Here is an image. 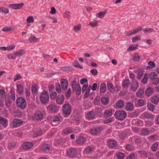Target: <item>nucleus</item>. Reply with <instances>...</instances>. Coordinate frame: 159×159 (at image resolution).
Segmentation results:
<instances>
[{
	"instance_id": "nucleus-52",
	"label": "nucleus",
	"mask_w": 159,
	"mask_h": 159,
	"mask_svg": "<svg viewBox=\"0 0 159 159\" xmlns=\"http://www.w3.org/2000/svg\"><path fill=\"white\" fill-rule=\"evenodd\" d=\"M91 89V86L90 85L89 86V87H88V89L86 90V92L85 93L84 95V97L85 98H87L89 95V92L90 90Z\"/></svg>"
},
{
	"instance_id": "nucleus-7",
	"label": "nucleus",
	"mask_w": 159,
	"mask_h": 159,
	"mask_svg": "<svg viewBox=\"0 0 159 159\" xmlns=\"http://www.w3.org/2000/svg\"><path fill=\"white\" fill-rule=\"evenodd\" d=\"M102 128L99 126H96L91 128L90 132L91 134L96 135L99 134L102 131Z\"/></svg>"
},
{
	"instance_id": "nucleus-16",
	"label": "nucleus",
	"mask_w": 159,
	"mask_h": 159,
	"mask_svg": "<svg viewBox=\"0 0 159 159\" xmlns=\"http://www.w3.org/2000/svg\"><path fill=\"white\" fill-rule=\"evenodd\" d=\"M16 87L17 93L20 95L22 94L24 91V87L21 84H18Z\"/></svg>"
},
{
	"instance_id": "nucleus-48",
	"label": "nucleus",
	"mask_w": 159,
	"mask_h": 159,
	"mask_svg": "<svg viewBox=\"0 0 159 159\" xmlns=\"http://www.w3.org/2000/svg\"><path fill=\"white\" fill-rule=\"evenodd\" d=\"M137 104L139 106L141 107L144 105L145 104V103L143 99H139L138 101Z\"/></svg>"
},
{
	"instance_id": "nucleus-9",
	"label": "nucleus",
	"mask_w": 159,
	"mask_h": 159,
	"mask_svg": "<svg viewBox=\"0 0 159 159\" xmlns=\"http://www.w3.org/2000/svg\"><path fill=\"white\" fill-rule=\"evenodd\" d=\"M67 155L71 158H74L77 154V152L76 149L71 148L67 151Z\"/></svg>"
},
{
	"instance_id": "nucleus-18",
	"label": "nucleus",
	"mask_w": 159,
	"mask_h": 159,
	"mask_svg": "<svg viewBox=\"0 0 159 159\" xmlns=\"http://www.w3.org/2000/svg\"><path fill=\"white\" fill-rule=\"evenodd\" d=\"M153 92L154 90L152 87H148L145 91V94L147 96H149L153 93Z\"/></svg>"
},
{
	"instance_id": "nucleus-10",
	"label": "nucleus",
	"mask_w": 159,
	"mask_h": 159,
	"mask_svg": "<svg viewBox=\"0 0 159 159\" xmlns=\"http://www.w3.org/2000/svg\"><path fill=\"white\" fill-rule=\"evenodd\" d=\"M64 97L63 94H60L58 95L56 99V103L59 105L62 104L64 101Z\"/></svg>"
},
{
	"instance_id": "nucleus-13",
	"label": "nucleus",
	"mask_w": 159,
	"mask_h": 159,
	"mask_svg": "<svg viewBox=\"0 0 159 159\" xmlns=\"http://www.w3.org/2000/svg\"><path fill=\"white\" fill-rule=\"evenodd\" d=\"M61 84L63 90H65L67 89L68 86V82L66 79H61Z\"/></svg>"
},
{
	"instance_id": "nucleus-47",
	"label": "nucleus",
	"mask_w": 159,
	"mask_h": 159,
	"mask_svg": "<svg viewBox=\"0 0 159 159\" xmlns=\"http://www.w3.org/2000/svg\"><path fill=\"white\" fill-rule=\"evenodd\" d=\"M140 56L137 53H135L134 55L133 61H138L140 59Z\"/></svg>"
},
{
	"instance_id": "nucleus-61",
	"label": "nucleus",
	"mask_w": 159,
	"mask_h": 159,
	"mask_svg": "<svg viewBox=\"0 0 159 159\" xmlns=\"http://www.w3.org/2000/svg\"><path fill=\"white\" fill-rule=\"evenodd\" d=\"M22 78V77L21 75L19 74H17L14 77V81L15 82L16 80L21 79Z\"/></svg>"
},
{
	"instance_id": "nucleus-39",
	"label": "nucleus",
	"mask_w": 159,
	"mask_h": 159,
	"mask_svg": "<svg viewBox=\"0 0 159 159\" xmlns=\"http://www.w3.org/2000/svg\"><path fill=\"white\" fill-rule=\"evenodd\" d=\"M95 115V113L93 111H91L88 112L87 114V116L89 119H93Z\"/></svg>"
},
{
	"instance_id": "nucleus-58",
	"label": "nucleus",
	"mask_w": 159,
	"mask_h": 159,
	"mask_svg": "<svg viewBox=\"0 0 159 159\" xmlns=\"http://www.w3.org/2000/svg\"><path fill=\"white\" fill-rule=\"evenodd\" d=\"M148 109L151 111H153L154 109L155 106L151 103H148L147 105Z\"/></svg>"
},
{
	"instance_id": "nucleus-38",
	"label": "nucleus",
	"mask_w": 159,
	"mask_h": 159,
	"mask_svg": "<svg viewBox=\"0 0 159 159\" xmlns=\"http://www.w3.org/2000/svg\"><path fill=\"white\" fill-rule=\"evenodd\" d=\"M101 102L102 104L106 105L109 102L108 98L107 97H102L101 98Z\"/></svg>"
},
{
	"instance_id": "nucleus-56",
	"label": "nucleus",
	"mask_w": 159,
	"mask_h": 159,
	"mask_svg": "<svg viewBox=\"0 0 159 159\" xmlns=\"http://www.w3.org/2000/svg\"><path fill=\"white\" fill-rule=\"evenodd\" d=\"M127 135V133L124 132H122L121 133H120L119 135V138L121 139L122 140H123L124 139L125 137Z\"/></svg>"
},
{
	"instance_id": "nucleus-23",
	"label": "nucleus",
	"mask_w": 159,
	"mask_h": 159,
	"mask_svg": "<svg viewBox=\"0 0 159 159\" xmlns=\"http://www.w3.org/2000/svg\"><path fill=\"white\" fill-rule=\"evenodd\" d=\"M130 84V82L129 80L126 79L123 82L122 85L124 89H127L128 88Z\"/></svg>"
},
{
	"instance_id": "nucleus-51",
	"label": "nucleus",
	"mask_w": 159,
	"mask_h": 159,
	"mask_svg": "<svg viewBox=\"0 0 159 159\" xmlns=\"http://www.w3.org/2000/svg\"><path fill=\"white\" fill-rule=\"evenodd\" d=\"M145 33H151L152 32H155V31L152 28H147L143 30Z\"/></svg>"
},
{
	"instance_id": "nucleus-40",
	"label": "nucleus",
	"mask_w": 159,
	"mask_h": 159,
	"mask_svg": "<svg viewBox=\"0 0 159 159\" xmlns=\"http://www.w3.org/2000/svg\"><path fill=\"white\" fill-rule=\"evenodd\" d=\"M138 46V45L137 44H136L135 46H134L133 45H130L129 48L127 49L128 51H133L135 50L137 48V47Z\"/></svg>"
},
{
	"instance_id": "nucleus-62",
	"label": "nucleus",
	"mask_w": 159,
	"mask_h": 159,
	"mask_svg": "<svg viewBox=\"0 0 159 159\" xmlns=\"http://www.w3.org/2000/svg\"><path fill=\"white\" fill-rule=\"evenodd\" d=\"M93 148L91 147H87L85 150V152L87 153H89L93 151Z\"/></svg>"
},
{
	"instance_id": "nucleus-57",
	"label": "nucleus",
	"mask_w": 159,
	"mask_h": 159,
	"mask_svg": "<svg viewBox=\"0 0 159 159\" xmlns=\"http://www.w3.org/2000/svg\"><path fill=\"white\" fill-rule=\"evenodd\" d=\"M26 21L27 23H33L34 22V18L32 16H30L28 17Z\"/></svg>"
},
{
	"instance_id": "nucleus-12",
	"label": "nucleus",
	"mask_w": 159,
	"mask_h": 159,
	"mask_svg": "<svg viewBox=\"0 0 159 159\" xmlns=\"http://www.w3.org/2000/svg\"><path fill=\"white\" fill-rule=\"evenodd\" d=\"M22 123L23 121L22 120L18 119H14L12 122L13 126L15 127L20 126Z\"/></svg>"
},
{
	"instance_id": "nucleus-31",
	"label": "nucleus",
	"mask_w": 159,
	"mask_h": 159,
	"mask_svg": "<svg viewBox=\"0 0 159 159\" xmlns=\"http://www.w3.org/2000/svg\"><path fill=\"white\" fill-rule=\"evenodd\" d=\"M50 147L49 144H44L41 147V149L43 151L50 150Z\"/></svg>"
},
{
	"instance_id": "nucleus-37",
	"label": "nucleus",
	"mask_w": 159,
	"mask_h": 159,
	"mask_svg": "<svg viewBox=\"0 0 159 159\" xmlns=\"http://www.w3.org/2000/svg\"><path fill=\"white\" fill-rule=\"evenodd\" d=\"M116 106L119 108H122L124 106V102L121 100H118L116 102Z\"/></svg>"
},
{
	"instance_id": "nucleus-30",
	"label": "nucleus",
	"mask_w": 159,
	"mask_h": 159,
	"mask_svg": "<svg viewBox=\"0 0 159 159\" xmlns=\"http://www.w3.org/2000/svg\"><path fill=\"white\" fill-rule=\"evenodd\" d=\"M124 157V154L121 152H119L116 154L114 156L115 159H123Z\"/></svg>"
},
{
	"instance_id": "nucleus-1",
	"label": "nucleus",
	"mask_w": 159,
	"mask_h": 159,
	"mask_svg": "<svg viewBox=\"0 0 159 159\" xmlns=\"http://www.w3.org/2000/svg\"><path fill=\"white\" fill-rule=\"evenodd\" d=\"M49 98V96L48 91L44 90L41 93L39 99L42 103L44 104H47Z\"/></svg>"
},
{
	"instance_id": "nucleus-36",
	"label": "nucleus",
	"mask_w": 159,
	"mask_h": 159,
	"mask_svg": "<svg viewBox=\"0 0 159 159\" xmlns=\"http://www.w3.org/2000/svg\"><path fill=\"white\" fill-rule=\"evenodd\" d=\"M143 69H140L138 70V74L137 76V78L138 80L140 79L142 77L143 73Z\"/></svg>"
},
{
	"instance_id": "nucleus-28",
	"label": "nucleus",
	"mask_w": 159,
	"mask_h": 159,
	"mask_svg": "<svg viewBox=\"0 0 159 159\" xmlns=\"http://www.w3.org/2000/svg\"><path fill=\"white\" fill-rule=\"evenodd\" d=\"M25 53V51L23 49H20L14 53V55L16 56L20 57L23 55Z\"/></svg>"
},
{
	"instance_id": "nucleus-45",
	"label": "nucleus",
	"mask_w": 159,
	"mask_h": 159,
	"mask_svg": "<svg viewBox=\"0 0 159 159\" xmlns=\"http://www.w3.org/2000/svg\"><path fill=\"white\" fill-rule=\"evenodd\" d=\"M5 103L8 107H10L11 105V99L9 97H7L5 99Z\"/></svg>"
},
{
	"instance_id": "nucleus-4",
	"label": "nucleus",
	"mask_w": 159,
	"mask_h": 159,
	"mask_svg": "<svg viewBox=\"0 0 159 159\" xmlns=\"http://www.w3.org/2000/svg\"><path fill=\"white\" fill-rule=\"evenodd\" d=\"M73 91H75L76 95H79L81 93V89L79 84H78L76 81H73L71 83Z\"/></svg>"
},
{
	"instance_id": "nucleus-54",
	"label": "nucleus",
	"mask_w": 159,
	"mask_h": 159,
	"mask_svg": "<svg viewBox=\"0 0 159 159\" xmlns=\"http://www.w3.org/2000/svg\"><path fill=\"white\" fill-rule=\"evenodd\" d=\"M95 111L97 115H100L102 112L101 109L99 107H96L95 108Z\"/></svg>"
},
{
	"instance_id": "nucleus-5",
	"label": "nucleus",
	"mask_w": 159,
	"mask_h": 159,
	"mask_svg": "<svg viewBox=\"0 0 159 159\" xmlns=\"http://www.w3.org/2000/svg\"><path fill=\"white\" fill-rule=\"evenodd\" d=\"M16 102L17 106L22 109H24L26 105L25 100L21 97L17 99Z\"/></svg>"
},
{
	"instance_id": "nucleus-46",
	"label": "nucleus",
	"mask_w": 159,
	"mask_h": 159,
	"mask_svg": "<svg viewBox=\"0 0 159 159\" xmlns=\"http://www.w3.org/2000/svg\"><path fill=\"white\" fill-rule=\"evenodd\" d=\"M107 87L109 91L113 93V85L111 83H108L107 84Z\"/></svg>"
},
{
	"instance_id": "nucleus-26",
	"label": "nucleus",
	"mask_w": 159,
	"mask_h": 159,
	"mask_svg": "<svg viewBox=\"0 0 159 159\" xmlns=\"http://www.w3.org/2000/svg\"><path fill=\"white\" fill-rule=\"evenodd\" d=\"M159 101V97L157 95L153 96L151 98V102L152 103L157 104Z\"/></svg>"
},
{
	"instance_id": "nucleus-29",
	"label": "nucleus",
	"mask_w": 159,
	"mask_h": 159,
	"mask_svg": "<svg viewBox=\"0 0 159 159\" xmlns=\"http://www.w3.org/2000/svg\"><path fill=\"white\" fill-rule=\"evenodd\" d=\"M107 12V10H105L104 11L99 12L96 14V16L99 18H101L104 17Z\"/></svg>"
},
{
	"instance_id": "nucleus-44",
	"label": "nucleus",
	"mask_w": 159,
	"mask_h": 159,
	"mask_svg": "<svg viewBox=\"0 0 159 159\" xmlns=\"http://www.w3.org/2000/svg\"><path fill=\"white\" fill-rule=\"evenodd\" d=\"M114 120V118L112 117L109 118H106L104 120V122L106 124L110 123Z\"/></svg>"
},
{
	"instance_id": "nucleus-50",
	"label": "nucleus",
	"mask_w": 159,
	"mask_h": 159,
	"mask_svg": "<svg viewBox=\"0 0 159 159\" xmlns=\"http://www.w3.org/2000/svg\"><path fill=\"white\" fill-rule=\"evenodd\" d=\"M138 115V112L137 111H135L134 112L130 113L129 115V116L130 117H135L137 116Z\"/></svg>"
},
{
	"instance_id": "nucleus-15",
	"label": "nucleus",
	"mask_w": 159,
	"mask_h": 159,
	"mask_svg": "<svg viewBox=\"0 0 159 159\" xmlns=\"http://www.w3.org/2000/svg\"><path fill=\"white\" fill-rule=\"evenodd\" d=\"M143 115L145 118L151 119H154V115L153 114L146 111L143 114Z\"/></svg>"
},
{
	"instance_id": "nucleus-21",
	"label": "nucleus",
	"mask_w": 159,
	"mask_h": 159,
	"mask_svg": "<svg viewBox=\"0 0 159 159\" xmlns=\"http://www.w3.org/2000/svg\"><path fill=\"white\" fill-rule=\"evenodd\" d=\"M108 144L109 146L111 148H114L116 147L117 145V144L116 142L112 139L108 141Z\"/></svg>"
},
{
	"instance_id": "nucleus-6",
	"label": "nucleus",
	"mask_w": 159,
	"mask_h": 159,
	"mask_svg": "<svg viewBox=\"0 0 159 159\" xmlns=\"http://www.w3.org/2000/svg\"><path fill=\"white\" fill-rule=\"evenodd\" d=\"M62 111L63 113L65 115H69L71 113V106L69 103H65L62 107Z\"/></svg>"
},
{
	"instance_id": "nucleus-60",
	"label": "nucleus",
	"mask_w": 159,
	"mask_h": 159,
	"mask_svg": "<svg viewBox=\"0 0 159 159\" xmlns=\"http://www.w3.org/2000/svg\"><path fill=\"white\" fill-rule=\"evenodd\" d=\"M75 64L74 65V66L76 67H78L80 69H82L83 67L81 66L79 63V62L75 60L74 61Z\"/></svg>"
},
{
	"instance_id": "nucleus-27",
	"label": "nucleus",
	"mask_w": 159,
	"mask_h": 159,
	"mask_svg": "<svg viewBox=\"0 0 159 159\" xmlns=\"http://www.w3.org/2000/svg\"><path fill=\"white\" fill-rule=\"evenodd\" d=\"M42 134V131L40 129H37L35 131H34L33 136L34 137H36L38 136L41 135Z\"/></svg>"
},
{
	"instance_id": "nucleus-32",
	"label": "nucleus",
	"mask_w": 159,
	"mask_h": 159,
	"mask_svg": "<svg viewBox=\"0 0 159 159\" xmlns=\"http://www.w3.org/2000/svg\"><path fill=\"white\" fill-rule=\"evenodd\" d=\"M112 115V111L111 109L106 110L104 113V116L106 118Z\"/></svg>"
},
{
	"instance_id": "nucleus-63",
	"label": "nucleus",
	"mask_w": 159,
	"mask_h": 159,
	"mask_svg": "<svg viewBox=\"0 0 159 159\" xmlns=\"http://www.w3.org/2000/svg\"><path fill=\"white\" fill-rule=\"evenodd\" d=\"M16 144L15 142H11L8 145V148L9 149H11L12 148H14L16 146Z\"/></svg>"
},
{
	"instance_id": "nucleus-59",
	"label": "nucleus",
	"mask_w": 159,
	"mask_h": 159,
	"mask_svg": "<svg viewBox=\"0 0 159 159\" xmlns=\"http://www.w3.org/2000/svg\"><path fill=\"white\" fill-rule=\"evenodd\" d=\"M158 146V144L155 143H154L152 146V149L153 151H156L157 148V147Z\"/></svg>"
},
{
	"instance_id": "nucleus-8",
	"label": "nucleus",
	"mask_w": 159,
	"mask_h": 159,
	"mask_svg": "<svg viewBox=\"0 0 159 159\" xmlns=\"http://www.w3.org/2000/svg\"><path fill=\"white\" fill-rule=\"evenodd\" d=\"M43 117V114L40 111H37L35 112L32 116V120H40Z\"/></svg>"
},
{
	"instance_id": "nucleus-24",
	"label": "nucleus",
	"mask_w": 159,
	"mask_h": 159,
	"mask_svg": "<svg viewBox=\"0 0 159 159\" xmlns=\"http://www.w3.org/2000/svg\"><path fill=\"white\" fill-rule=\"evenodd\" d=\"M81 25L80 24L75 25L73 28L74 32L76 33H78L81 29Z\"/></svg>"
},
{
	"instance_id": "nucleus-53",
	"label": "nucleus",
	"mask_w": 159,
	"mask_h": 159,
	"mask_svg": "<svg viewBox=\"0 0 159 159\" xmlns=\"http://www.w3.org/2000/svg\"><path fill=\"white\" fill-rule=\"evenodd\" d=\"M98 22L96 20H94L90 22L89 23V25L92 27H95L98 25Z\"/></svg>"
},
{
	"instance_id": "nucleus-35",
	"label": "nucleus",
	"mask_w": 159,
	"mask_h": 159,
	"mask_svg": "<svg viewBox=\"0 0 159 159\" xmlns=\"http://www.w3.org/2000/svg\"><path fill=\"white\" fill-rule=\"evenodd\" d=\"M39 40V39L37 38L34 36L30 37L29 39L30 42L32 43H34L36 42H38Z\"/></svg>"
},
{
	"instance_id": "nucleus-42",
	"label": "nucleus",
	"mask_w": 159,
	"mask_h": 159,
	"mask_svg": "<svg viewBox=\"0 0 159 159\" xmlns=\"http://www.w3.org/2000/svg\"><path fill=\"white\" fill-rule=\"evenodd\" d=\"M150 78L152 80H153L156 78L157 75L156 73L154 72H152L150 74Z\"/></svg>"
},
{
	"instance_id": "nucleus-43",
	"label": "nucleus",
	"mask_w": 159,
	"mask_h": 159,
	"mask_svg": "<svg viewBox=\"0 0 159 159\" xmlns=\"http://www.w3.org/2000/svg\"><path fill=\"white\" fill-rule=\"evenodd\" d=\"M106 89V85L105 84L102 83L101 84L100 91L102 93H104L105 92Z\"/></svg>"
},
{
	"instance_id": "nucleus-33",
	"label": "nucleus",
	"mask_w": 159,
	"mask_h": 159,
	"mask_svg": "<svg viewBox=\"0 0 159 159\" xmlns=\"http://www.w3.org/2000/svg\"><path fill=\"white\" fill-rule=\"evenodd\" d=\"M134 105L131 102H127L126 105V110L129 111H132L133 109Z\"/></svg>"
},
{
	"instance_id": "nucleus-3",
	"label": "nucleus",
	"mask_w": 159,
	"mask_h": 159,
	"mask_svg": "<svg viewBox=\"0 0 159 159\" xmlns=\"http://www.w3.org/2000/svg\"><path fill=\"white\" fill-rule=\"evenodd\" d=\"M48 111L51 113L55 114L58 112L59 107L55 103H51L46 107Z\"/></svg>"
},
{
	"instance_id": "nucleus-14",
	"label": "nucleus",
	"mask_w": 159,
	"mask_h": 159,
	"mask_svg": "<svg viewBox=\"0 0 159 159\" xmlns=\"http://www.w3.org/2000/svg\"><path fill=\"white\" fill-rule=\"evenodd\" d=\"M144 89L143 88H140L136 93V95L138 97L143 98L144 97Z\"/></svg>"
},
{
	"instance_id": "nucleus-17",
	"label": "nucleus",
	"mask_w": 159,
	"mask_h": 159,
	"mask_svg": "<svg viewBox=\"0 0 159 159\" xmlns=\"http://www.w3.org/2000/svg\"><path fill=\"white\" fill-rule=\"evenodd\" d=\"M34 145L32 143L26 142L23 143L22 145L23 148L25 149H28L31 148Z\"/></svg>"
},
{
	"instance_id": "nucleus-11",
	"label": "nucleus",
	"mask_w": 159,
	"mask_h": 159,
	"mask_svg": "<svg viewBox=\"0 0 159 159\" xmlns=\"http://www.w3.org/2000/svg\"><path fill=\"white\" fill-rule=\"evenodd\" d=\"M132 82L131 89L133 91H134L138 88L139 87V83L135 79L132 80Z\"/></svg>"
},
{
	"instance_id": "nucleus-55",
	"label": "nucleus",
	"mask_w": 159,
	"mask_h": 159,
	"mask_svg": "<svg viewBox=\"0 0 159 159\" xmlns=\"http://www.w3.org/2000/svg\"><path fill=\"white\" fill-rule=\"evenodd\" d=\"M56 90L58 93H60L61 91V86L59 83H57L56 84Z\"/></svg>"
},
{
	"instance_id": "nucleus-20",
	"label": "nucleus",
	"mask_w": 159,
	"mask_h": 159,
	"mask_svg": "<svg viewBox=\"0 0 159 159\" xmlns=\"http://www.w3.org/2000/svg\"><path fill=\"white\" fill-rule=\"evenodd\" d=\"M86 140L85 137L83 136H79L76 139V142L79 144H83Z\"/></svg>"
},
{
	"instance_id": "nucleus-34",
	"label": "nucleus",
	"mask_w": 159,
	"mask_h": 159,
	"mask_svg": "<svg viewBox=\"0 0 159 159\" xmlns=\"http://www.w3.org/2000/svg\"><path fill=\"white\" fill-rule=\"evenodd\" d=\"M148 75V73H145L143 77L141 80V82L143 84H146L147 83Z\"/></svg>"
},
{
	"instance_id": "nucleus-41",
	"label": "nucleus",
	"mask_w": 159,
	"mask_h": 159,
	"mask_svg": "<svg viewBox=\"0 0 159 159\" xmlns=\"http://www.w3.org/2000/svg\"><path fill=\"white\" fill-rule=\"evenodd\" d=\"M149 132V130L148 128H143L141 130V133L143 135H148Z\"/></svg>"
},
{
	"instance_id": "nucleus-64",
	"label": "nucleus",
	"mask_w": 159,
	"mask_h": 159,
	"mask_svg": "<svg viewBox=\"0 0 159 159\" xmlns=\"http://www.w3.org/2000/svg\"><path fill=\"white\" fill-rule=\"evenodd\" d=\"M50 96L52 99H55L57 96V93L55 92H53L50 94Z\"/></svg>"
},
{
	"instance_id": "nucleus-49",
	"label": "nucleus",
	"mask_w": 159,
	"mask_h": 159,
	"mask_svg": "<svg viewBox=\"0 0 159 159\" xmlns=\"http://www.w3.org/2000/svg\"><path fill=\"white\" fill-rule=\"evenodd\" d=\"M1 12L4 13H9V10L6 7H2L0 8V12Z\"/></svg>"
},
{
	"instance_id": "nucleus-25",
	"label": "nucleus",
	"mask_w": 159,
	"mask_h": 159,
	"mask_svg": "<svg viewBox=\"0 0 159 159\" xmlns=\"http://www.w3.org/2000/svg\"><path fill=\"white\" fill-rule=\"evenodd\" d=\"M62 131L64 134H68L72 133L73 131L71 127H68L64 129Z\"/></svg>"
},
{
	"instance_id": "nucleus-22",
	"label": "nucleus",
	"mask_w": 159,
	"mask_h": 159,
	"mask_svg": "<svg viewBox=\"0 0 159 159\" xmlns=\"http://www.w3.org/2000/svg\"><path fill=\"white\" fill-rule=\"evenodd\" d=\"M61 69L63 71L69 72L73 70L74 69L71 66H66L61 67Z\"/></svg>"
},
{
	"instance_id": "nucleus-19",
	"label": "nucleus",
	"mask_w": 159,
	"mask_h": 159,
	"mask_svg": "<svg viewBox=\"0 0 159 159\" xmlns=\"http://www.w3.org/2000/svg\"><path fill=\"white\" fill-rule=\"evenodd\" d=\"M0 123L3 126L6 127L8 125V120L7 119L0 116Z\"/></svg>"
},
{
	"instance_id": "nucleus-2",
	"label": "nucleus",
	"mask_w": 159,
	"mask_h": 159,
	"mask_svg": "<svg viewBox=\"0 0 159 159\" xmlns=\"http://www.w3.org/2000/svg\"><path fill=\"white\" fill-rule=\"evenodd\" d=\"M126 112L123 110H118L116 111L114 116L116 118L119 120H124L127 116Z\"/></svg>"
}]
</instances>
